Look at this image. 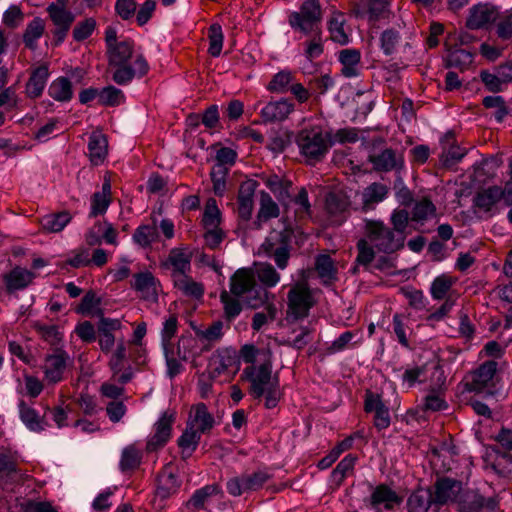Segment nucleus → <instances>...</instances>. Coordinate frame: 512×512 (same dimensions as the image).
<instances>
[{"mask_svg":"<svg viewBox=\"0 0 512 512\" xmlns=\"http://www.w3.org/2000/svg\"><path fill=\"white\" fill-rule=\"evenodd\" d=\"M245 367L242 377L249 383V393L255 398L264 397L267 409L275 408L282 396L279 377L273 374V355L269 348L259 349L253 344H245L240 349Z\"/></svg>","mask_w":512,"mask_h":512,"instance_id":"f257e3e1","label":"nucleus"},{"mask_svg":"<svg viewBox=\"0 0 512 512\" xmlns=\"http://www.w3.org/2000/svg\"><path fill=\"white\" fill-rule=\"evenodd\" d=\"M323 10L319 0H305L298 10L290 11L287 22L294 32L310 36L321 32Z\"/></svg>","mask_w":512,"mask_h":512,"instance_id":"f03ea898","label":"nucleus"},{"mask_svg":"<svg viewBox=\"0 0 512 512\" xmlns=\"http://www.w3.org/2000/svg\"><path fill=\"white\" fill-rule=\"evenodd\" d=\"M296 144L308 163H316L327 154L331 142L329 134L324 133L320 126L314 125L299 131Z\"/></svg>","mask_w":512,"mask_h":512,"instance_id":"7ed1b4c3","label":"nucleus"},{"mask_svg":"<svg viewBox=\"0 0 512 512\" xmlns=\"http://www.w3.org/2000/svg\"><path fill=\"white\" fill-rule=\"evenodd\" d=\"M293 230L284 227L282 230H272L259 247V254L272 257L280 269H285L290 258V243Z\"/></svg>","mask_w":512,"mask_h":512,"instance_id":"20e7f679","label":"nucleus"},{"mask_svg":"<svg viewBox=\"0 0 512 512\" xmlns=\"http://www.w3.org/2000/svg\"><path fill=\"white\" fill-rule=\"evenodd\" d=\"M365 229L369 242L379 252L390 254L404 246L405 235L397 234L382 221L368 220Z\"/></svg>","mask_w":512,"mask_h":512,"instance_id":"39448f33","label":"nucleus"},{"mask_svg":"<svg viewBox=\"0 0 512 512\" xmlns=\"http://www.w3.org/2000/svg\"><path fill=\"white\" fill-rule=\"evenodd\" d=\"M255 275L252 269H238L230 279V291L237 297H242L246 293H255L254 297L247 300V304L252 308H258L268 300V292L265 288H256Z\"/></svg>","mask_w":512,"mask_h":512,"instance_id":"423d86ee","label":"nucleus"},{"mask_svg":"<svg viewBox=\"0 0 512 512\" xmlns=\"http://www.w3.org/2000/svg\"><path fill=\"white\" fill-rule=\"evenodd\" d=\"M240 352L232 347L217 349L209 358L207 372L210 379H232L240 369Z\"/></svg>","mask_w":512,"mask_h":512,"instance_id":"0eeeda50","label":"nucleus"},{"mask_svg":"<svg viewBox=\"0 0 512 512\" xmlns=\"http://www.w3.org/2000/svg\"><path fill=\"white\" fill-rule=\"evenodd\" d=\"M158 229L167 240H171L175 236V226L171 219L163 218L158 222L157 216L151 214L150 222L139 225L135 229L132 239L141 248H150L159 240Z\"/></svg>","mask_w":512,"mask_h":512,"instance_id":"6e6552de","label":"nucleus"},{"mask_svg":"<svg viewBox=\"0 0 512 512\" xmlns=\"http://www.w3.org/2000/svg\"><path fill=\"white\" fill-rule=\"evenodd\" d=\"M316 301L306 283H296L287 295V315L294 320L306 318Z\"/></svg>","mask_w":512,"mask_h":512,"instance_id":"1a4fd4ad","label":"nucleus"},{"mask_svg":"<svg viewBox=\"0 0 512 512\" xmlns=\"http://www.w3.org/2000/svg\"><path fill=\"white\" fill-rule=\"evenodd\" d=\"M503 192L501 186L492 185L478 190L473 197L474 214L482 220H487L500 212L499 204Z\"/></svg>","mask_w":512,"mask_h":512,"instance_id":"9d476101","label":"nucleus"},{"mask_svg":"<svg viewBox=\"0 0 512 512\" xmlns=\"http://www.w3.org/2000/svg\"><path fill=\"white\" fill-rule=\"evenodd\" d=\"M67 4L68 0H57L50 3L46 8L49 18L55 26L52 34L56 46L64 42L75 20V15L67 9Z\"/></svg>","mask_w":512,"mask_h":512,"instance_id":"9b49d317","label":"nucleus"},{"mask_svg":"<svg viewBox=\"0 0 512 512\" xmlns=\"http://www.w3.org/2000/svg\"><path fill=\"white\" fill-rule=\"evenodd\" d=\"M192 251L185 246L172 248L167 257L160 262L163 270L169 271L173 280L191 272Z\"/></svg>","mask_w":512,"mask_h":512,"instance_id":"f8f14e48","label":"nucleus"},{"mask_svg":"<svg viewBox=\"0 0 512 512\" xmlns=\"http://www.w3.org/2000/svg\"><path fill=\"white\" fill-rule=\"evenodd\" d=\"M69 361V354L62 348L57 347L52 353H48L42 366L44 380L48 384H57L63 381Z\"/></svg>","mask_w":512,"mask_h":512,"instance_id":"ddd939ff","label":"nucleus"},{"mask_svg":"<svg viewBox=\"0 0 512 512\" xmlns=\"http://www.w3.org/2000/svg\"><path fill=\"white\" fill-rule=\"evenodd\" d=\"M497 370L495 361H486L476 370L470 372L465 378V387L468 391L482 392L492 386Z\"/></svg>","mask_w":512,"mask_h":512,"instance_id":"4468645a","label":"nucleus"},{"mask_svg":"<svg viewBox=\"0 0 512 512\" xmlns=\"http://www.w3.org/2000/svg\"><path fill=\"white\" fill-rule=\"evenodd\" d=\"M113 66L116 67V70L112 75V79L118 85H127L135 77L141 78L149 71V64L142 54L134 56L132 66L127 63Z\"/></svg>","mask_w":512,"mask_h":512,"instance_id":"2eb2a0df","label":"nucleus"},{"mask_svg":"<svg viewBox=\"0 0 512 512\" xmlns=\"http://www.w3.org/2000/svg\"><path fill=\"white\" fill-rule=\"evenodd\" d=\"M131 287L139 294V296L151 302H157L159 292L161 291V283L152 272L145 270L133 275Z\"/></svg>","mask_w":512,"mask_h":512,"instance_id":"dca6fc26","label":"nucleus"},{"mask_svg":"<svg viewBox=\"0 0 512 512\" xmlns=\"http://www.w3.org/2000/svg\"><path fill=\"white\" fill-rule=\"evenodd\" d=\"M175 421V413L171 410L164 411L154 425V434L146 443V450L153 452L163 447L171 438L172 424Z\"/></svg>","mask_w":512,"mask_h":512,"instance_id":"f3484780","label":"nucleus"},{"mask_svg":"<svg viewBox=\"0 0 512 512\" xmlns=\"http://www.w3.org/2000/svg\"><path fill=\"white\" fill-rule=\"evenodd\" d=\"M364 410L366 413L374 414L373 423L377 430H384L390 426L389 408L383 402L380 394L367 391L364 400Z\"/></svg>","mask_w":512,"mask_h":512,"instance_id":"a211bd4d","label":"nucleus"},{"mask_svg":"<svg viewBox=\"0 0 512 512\" xmlns=\"http://www.w3.org/2000/svg\"><path fill=\"white\" fill-rule=\"evenodd\" d=\"M462 490L461 481L449 477L438 478L433 492L435 507L455 503Z\"/></svg>","mask_w":512,"mask_h":512,"instance_id":"6ab92c4d","label":"nucleus"},{"mask_svg":"<svg viewBox=\"0 0 512 512\" xmlns=\"http://www.w3.org/2000/svg\"><path fill=\"white\" fill-rule=\"evenodd\" d=\"M439 161L443 167L451 168L467 154V149L458 145L454 133L447 132L440 140Z\"/></svg>","mask_w":512,"mask_h":512,"instance_id":"aec40b11","label":"nucleus"},{"mask_svg":"<svg viewBox=\"0 0 512 512\" xmlns=\"http://www.w3.org/2000/svg\"><path fill=\"white\" fill-rule=\"evenodd\" d=\"M180 487V481L177 476L168 471H163L158 476V485L152 500L155 509L162 510L165 508V501L175 494Z\"/></svg>","mask_w":512,"mask_h":512,"instance_id":"412c9836","label":"nucleus"},{"mask_svg":"<svg viewBox=\"0 0 512 512\" xmlns=\"http://www.w3.org/2000/svg\"><path fill=\"white\" fill-rule=\"evenodd\" d=\"M295 110L293 101L287 98L268 102L260 111L262 122L276 123L285 121Z\"/></svg>","mask_w":512,"mask_h":512,"instance_id":"4be33fe9","label":"nucleus"},{"mask_svg":"<svg viewBox=\"0 0 512 512\" xmlns=\"http://www.w3.org/2000/svg\"><path fill=\"white\" fill-rule=\"evenodd\" d=\"M368 160L378 172H390L404 166L403 156L391 148L370 154Z\"/></svg>","mask_w":512,"mask_h":512,"instance_id":"5701e85b","label":"nucleus"},{"mask_svg":"<svg viewBox=\"0 0 512 512\" xmlns=\"http://www.w3.org/2000/svg\"><path fill=\"white\" fill-rule=\"evenodd\" d=\"M498 16L499 11L496 7L489 4H478L470 9L466 26L473 30L485 28L494 23Z\"/></svg>","mask_w":512,"mask_h":512,"instance_id":"b1692460","label":"nucleus"},{"mask_svg":"<svg viewBox=\"0 0 512 512\" xmlns=\"http://www.w3.org/2000/svg\"><path fill=\"white\" fill-rule=\"evenodd\" d=\"M200 434H206L214 427L215 420L204 403L193 405L186 423Z\"/></svg>","mask_w":512,"mask_h":512,"instance_id":"393cba45","label":"nucleus"},{"mask_svg":"<svg viewBox=\"0 0 512 512\" xmlns=\"http://www.w3.org/2000/svg\"><path fill=\"white\" fill-rule=\"evenodd\" d=\"M257 188V182L246 180L241 183L238 191V215L242 220H249L252 216L254 207V194Z\"/></svg>","mask_w":512,"mask_h":512,"instance_id":"a878e982","label":"nucleus"},{"mask_svg":"<svg viewBox=\"0 0 512 512\" xmlns=\"http://www.w3.org/2000/svg\"><path fill=\"white\" fill-rule=\"evenodd\" d=\"M50 72L46 64L33 68L25 85V94L30 99L41 97L46 87Z\"/></svg>","mask_w":512,"mask_h":512,"instance_id":"bb28decb","label":"nucleus"},{"mask_svg":"<svg viewBox=\"0 0 512 512\" xmlns=\"http://www.w3.org/2000/svg\"><path fill=\"white\" fill-rule=\"evenodd\" d=\"M111 189V181L109 178L105 177L102 183L101 191L95 192L91 197V206L89 212L90 218H95L106 213L112 202Z\"/></svg>","mask_w":512,"mask_h":512,"instance_id":"cd10ccee","label":"nucleus"},{"mask_svg":"<svg viewBox=\"0 0 512 512\" xmlns=\"http://www.w3.org/2000/svg\"><path fill=\"white\" fill-rule=\"evenodd\" d=\"M402 498L389 486L385 484L378 485L370 496V503L374 507H383L386 510H392L400 505Z\"/></svg>","mask_w":512,"mask_h":512,"instance_id":"c85d7f7f","label":"nucleus"},{"mask_svg":"<svg viewBox=\"0 0 512 512\" xmlns=\"http://www.w3.org/2000/svg\"><path fill=\"white\" fill-rule=\"evenodd\" d=\"M35 273L22 267H15L9 273L3 277L6 289L8 292H14L17 290H23L28 287L33 279Z\"/></svg>","mask_w":512,"mask_h":512,"instance_id":"c756f323","label":"nucleus"},{"mask_svg":"<svg viewBox=\"0 0 512 512\" xmlns=\"http://www.w3.org/2000/svg\"><path fill=\"white\" fill-rule=\"evenodd\" d=\"M384 0H354L353 12L357 17L367 16L369 20H378L386 10Z\"/></svg>","mask_w":512,"mask_h":512,"instance_id":"7c9ffc66","label":"nucleus"},{"mask_svg":"<svg viewBox=\"0 0 512 512\" xmlns=\"http://www.w3.org/2000/svg\"><path fill=\"white\" fill-rule=\"evenodd\" d=\"M108 153V141L104 134L93 132L89 136L88 156L91 163L98 166L104 162Z\"/></svg>","mask_w":512,"mask_h":512,"instance_id":"2f4dec72","label":"nucleus"},{"mask_svg":"<svg viewBox=\"0 0 512 512\" xmlns=\"http://www.w3.org/2000/svg\"><path fill=\"white\" fill-rule=\"evenodd\" d=\"M342 75L346 78L357 77L361 71V53L357 49H344L339 53Z\"/></svg>","mask_w":512,"mask_h":512,"instance_id":"473e14b6","label":"nucleus"},{"mask_svg":"<svg viewBox=\"0 0 512 512\" xmlns=\"http://www.w3.org/2000/svg\"><path fill=\"white\" fill-rule=\"evenodd\" d=\"M345 24V15L340 11L334 10L327 23L330 38L333 42L340 45H346L350 42L349 34L344 28Z\"/></svg>","mask_w":512,"mask_h":512,"instance_id":"72a5a7b5","label":"nucleus"},{"mask_svg":"<svg viewBox=\"0 0 512 512\" xmlns=\"http://www.w3.org/2000/svg\"><path fill=\"white\" fill-rule=\"evenodd\" d=\"M432 506H435V502L434 494L430 489H416L407 499L408 512H428Z\"/></svg>","mask_w":512,"mask_h":512,"instance_id":"f704fd0d","label":"nucleus"},{"mask_svg":"<svg viewBox=\"0 0 512 512\" xmlns=\"http://www.w3.org/2000/svg\"><path fill=\"white\" fill-rule=\"evenodd\" d=\"M73 86L67 77L54 79L48 87V95L57 102H69L73 98Z\"/></svg>","mask_w":512,"mask_h":512,"instance_id":"c9c22d12","label":"nucleus"},{"mask_svg":"<svg viewBox=\"0 0 512 512\" xmlns=\"http://www.w3.org/2000/svg\"><path fill=\"white\" fill-rule=\"evenodd\" d=\"M72 220V216L67 211L44 215L40 219L41 228L48 233H58L62 231Z\"/></svg>","mask_w":512,"mask_h":512,"instance_id":"e433bc0d","label":"nucleus"},{"mask_svg":"<svg viewBox=\"0 0 512 512\" xmlns=\"http://www.w3.org/2000/svg\"><path fill=\"white\" fill-rule=\"evenodd\" d=\"M389 188L385 184L374 182L362 192L363 207L368 210L382 202L388 195Z\"/></svg>","mask_w":512,"mask_h":512,"instance_id":"4c0bfd02","label":"nucleus"},{"mask_svg":"<svg viewBox=\"0 0 512 512\" xmlns=\"http://www.w3.org/2000/svg\"><path fill=\"white\" fill-rule=\"evenodd\" d=\"M455 503L459 512H480L484 507V498L474 491L462 490Z\"/></svg>","mask_w":512,"mask_h":512,"instance_id":"58836bf2","label":"nucleus"},{"mask_svg":"<svg viewBox=\"0 0 512 512\" xmlns=\"http://www.w3.org/2000/svg\"><path fill=\"white\" fill-rule=\"evenodd\" d=\"M172 282L174 287L187 297L200 299L204 294L203 284L196 282L189 274L176 278Z\"/></svg>","mask_w":512,"mask_h":512,"instance_id":"ea45409f","label":"nucleus"},{"mask_svg":"<svg viewBox=\"0 0 512 512\" xmlns=\"http://www.w3.org/2000/svg\"><path fill=\"white\" fill-rule=\"evenodd\" d=\"M45 31V21L40 17L33 18L23 33V43L30 50L37 48L38 40L43 36Z\"/></svg>","mask_w":512,"mask_h":512,"instance_id":"a19ab883","label":"nucleus"},{"mask_svg":"<svg viewBox=\"0 0 512 512\" xmlns=\"http://www.w3.org/2000/svg\"><path fill=\"white\" fill-rule=\"evenodd\" d=\"M133 46L134 43L132 40L119 41L118 44L111 46V48L107 51L109 64L120 65L127 63L128 60L133 56Z\"/></svg>","mask_w":512,"mask_h":512,"instance_id":"79ce46f5","label":"nucleus"},{"mask_svg":"<svg viewBox=\"0 0 512 512\" xmlns=\"http://www.w3.org/2000/svg\"><path fill=\"white\" fill-rule=\"evenodd\" d=\"M200 439V432L195 431L186 424L185 430L177 441L184 459L189 458L193 454L199 445Z\"/></svg>","mask_w":512,"mask_h":512,"instance_id":"37998d69","label":"nucleus"},{"mask_svg":"<svg viewBox=\"0 0 512 512\" xmlns=\"http://www.w3.org/2000/svg\"><path fill=\"white\" fill-rule=\"evenodd\" d=\"M456 283V278L448 274H441L437 276L430 287V294L434 300H444L448 296H452L450 291Z\"/></svg>","mask_w":512,"mask_h":512,"instance_id":"c03bdc74","label":"nucleus"},{"mask_svg":"<svg viewBox=\"0 0 512 512\" xmlns=\"http://www.w3.org/2000/svg\"><path fill=\"white\" fill-rule=\"evenodd\" d=\"M280 214V209L278 204L272 199V197L263 192L260 198V207L257 213L256 224L258 227L261 226V223L267 222L272 218H277Z\"/></svg>","mask_w":512,"mask_h":512,"instance_id":"a18cd8bd","label":"nucleus"},{"mask_svg":"<svg viewBox=\"0 0 512 512\" xmlns=\"http://www.w3.org/2000/svg\"><path fill=\"white\" fill-rule=\"evenodd\" d=\"M315 270L323 283L337 279V267L333 259L327 254H320L316 257Z\"/></svg>","mask_w":512,"mask_h":512,"instance_id":"49530a36","label":"nucleus"},{"mask_svg":"<svg viewBox=\"0 0 512 512\" xmlns=\"http://www.w3.org/2000/svg\"><path fill=\"white\" fill-rule=\"evenodd\" d=\"M78 314L88 317L102 316L101 299L93 291H88L76 308Z\"/></svg>","mask_w":512,"mask_h":512,"instance_id":"de8ad7c7","label":"nucleus"},{"mask_svg":"<svg viewBox=\"0 0 512 512\" xmlns=\"http://www.w3.org/2000/svg\"><path fill=\"white\" fill-rule=\"evenodd\" d=\"M253 273L265 288L275 287L281 279L280 274L269 263L255 264Z\"/></svg>","mask_w":512,"mask_h":512,"instance_id":"09e8293b","label":"nucleus"},{"mask_svg":"<svg viewBox=\"0 0 512 512\" xmlns=\"http://www.w3.org/2000/svg\"><path fill=\"white\" fill-rule=\"evenodd\" d=\"M142 461V452L134 444L128 445L122 450L119 468L122 472L136 470Z\"/></svg>","mask_w":512,"mask_h":512,"instance_id":"8fccbe9b","label":"nucleus"},{"mask_svg":"<svg viewBox=\"0 0 512 512\" xmlns=\"http://www.w3.org/2000/svg\"><path fill=\"white\" fill-rule=\"evenodd\" d=\"M392 328L399 344L405 348H410L409 334H411L412 329L408 326V317L400 313L394 314Z\"/></svg>","mask_w":512,"mask_h":512,"instance_id":"3c124183","label":"nucleus"},{"mask_svg":"<svg viewBox=\"0 0 512 512\" xmlns=\"http://www.w3.org/2000/svg\"><path fill=\"white\" fill-rule=\"evenodd\" d=\"M34 330L45 342L51 346H58L63 339V334L57 325H47L40 321L33 324Z\"/></svg>","mask_w":512,"mask_h":512,"instance_id":"603ef678","label":"nucleus"},{"mask_svg":"<svg viewBox=\"0 0 512 512\" xmlns=\"http://www.w3.org/2000/svg\"><path fill=\"white\" fill-rule=\"evenodd\" d=\"M264 184L281 201L289 198V189L292 186L291 181L281 178L278 175H269L264 179Z\"/></svg>","mask_w":512,"mask_h":512,"instance_id":"864d4df0","label":"nucleus"},{"mask_svg":"<svg viewBox=\"0 0 512 512\" xmlns=\"http://www.w3.org/2000/svg\"><path fill=\"white\" fill-rule=\"evenodd\" d=\"M127 359V347L124 339H120L117 342L116 348L114 351L111 350L110 358L108 361V366L113 373V378H115L123 369L124 362Z\"/></svg>","mask_w":512,"mask_h":512,"instance_id":"5fc2aeb1","label":"nucleus"},{"mask_svg":"<svg viewBox=\"0 0 512 512\" xmlns=\"http://www.w3.org/2000/svg\"><path fill=\"white\" fill-rule=\"evenodd\" d=\"M202 224L205 230L220 228L221 211L217 206L216 200L213 198L208 199V201L205 204L202 217Z\"/></svg>","mask_w":512,"mask_h":512,"instance_id":"6e6d98bb","label":"nucleus"},{"mask_svg":"<svg viewBox=\"0 0 512 512\" xmlns=\"http://www.w3.org/2000/svg\"><path fill=\"white\" fill-rule=\"evenodd\" d=\"M219 493H221V489L218 485H206L193 493L192 497L188 501V505L192 506L196 510L204 509L208 499Z\"/></svg>","mask_w":512,"mask_h":512,"instance_id":"4d7b16f0","label":"nucleus"},{"mask_svg":"<svg viewBox=\"0 0 512 512\" xmlns=\"http://www.w3.org/2000/svg\"><path fill=\"white\" fill-rule=\"evenodd\" d=\"M178 331V319L174 314L169 315L163 322L161 330V344L163 350H171L173 348L172 339Z\"/></svg>","mask_w":512,"mask_h":512,"instance_id":"13d9d810","label":"nucleus"},{"mask_svg":"<svg viewBox=\"0 0 512 512\" xmlns=\"http://www.w3.org/2000/svg\"><path fill=\"white\" fill-rule=\"evenodd\" d=\"M208 53L213 57L220 56L223 48L224 34L220 24L214 23L208 29Z\"/></svg>","mask_w":512,"mask_h":512,"instance_id":"bf43d9fd","label":"nucleus"},{"mask_svg":"<svg viewBox=\"0 0 512 512\" xmlns=\"http://www.w3.org/2000/svg\"><path fill=\"white\" fill-rule=\"evenodd\" d=\"M20 418L28 429L32 431L43 430V425L37 411L28 405L24 401L19 403Z\"/></svg>","mask_w":512,"mask_h":512,"instance_id":"052dcab7","label":"nucleus"},{"mask_svg":"<svg viewBox=\"0 0 512 512\" xmlns=\"http://www.w3.org/2000/svg\"><path fill=\"white\" fill-rule=\"evenodd\" d=\"M310 39L303 43L304 56L308 61H313L319 58L324 52V43L320 33L311 34Z\"/></svg>","mask_w":512,"mask_h":512,"instance_id":"680f3d73","label":"nucleus"},{"mask_svg":"<svg viewBox=\"0 0 512 512\" xmlns=\"http://www.w3.org/2000/svg\"><path fill=\"white\" fill-rule=\"evenodd\" d=\"M473 54L464 49L451 51L447 57V66L458 68L461 71L466 70L473 63Z\"/></svg>","mask_w":512,"mask_h":512,"instance_id":"e2e57ef3","label":"nucleus"},{"mask_svg":"<svg viewBox=\"0 0 512 512\" xmlns=\"http://www.w3.org/2000/svg\"><path fill=\"white\" fill-rule=\"evenodd\" d=\"M292 80V72L289 70H282L272 77L267 89L273 93H284L289 90Z\"/></svg>","mask_w":512,"mask_h":512,"instance_id":"0e129e2a","label":"nucleus"},{"mask_svg":"<svg viewBox=\"0 0 512 512\" xmlns=\"http://www.w3.org/2000/svg\"><path fill=\"white\" fill-rule=\"evenodd\" d=\"M16 462L7 454H0V485L5 489L16 473Z\"/></svg>","mask_w":512,"mask_h":512,"instance_id":"69168bd1","label":"nucleus"},{"mask_svg":"<svg viewBox=\"0 0 512 512\" xmlns=\"http://www.w3.org/2000/svg\"><path fill=\"white\" fill-rule=\"evenodd\" d=\"M499 164L495 159H484L479 164L474 165V180L478 182H485L487 179H492L495 176V171Z\"/></svg>","mask_w":512,"mask_h":512,"instance_id":"338daca9","label":"nucleus"},{"mask_svg":"<svg viewBox=\"0 0 512 512\" xmlns=\"http://www.w3.org/2000/svg\"><path fill=\"white\" fill-rule=\"evenodd\" d=\"M349 202L347 198L341 194L329 193L325 200L326 211L331 216H339L348 208Z\"/></svg>","mask_w":512,"mask_h":512,"instance_id":"774afa93","label":"nucleus"}]
</instances>
